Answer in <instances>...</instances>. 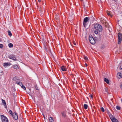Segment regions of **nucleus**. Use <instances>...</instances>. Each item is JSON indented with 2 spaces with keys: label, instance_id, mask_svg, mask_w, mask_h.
Listing matches in <instances>:
<instances>
[{
  "label": "nucleus",
  "instance_id": "obj_1",
  "mask_svg": "<svg viewBox=\"0 0 122 122\" xmlns=\"http://www.w3.org/2000/svg\"><path fill=\"white\" fill-rule=\"evenodd\" d=\"M97 38L96 37H95V39L91 35H90L89 37V40L90 42L92 44L94 45L96 43V39Z\"/></svg>",
  "mask_w": 122,
  "mask_h": 122
},
{
  "label": "nucleus",
  "instance_id": "obj_2",
  "mask_svg": "<svg viewBox=\"0 0 122 122\" xmlns=\"http://www.w3.org/2000/svg\"><path fill=\"white\" fill-rule=\"evenodd\" d=\"M94 28L97 30H102V27L101 25L98 24L96 23L94 25Z\"/></svg>",
  "mask_w": 122,
  "mask_h": 122
},
{
  "label": "nucleus",
  "instance_id": "obj_3",
  "mask_svg": "<svg viewBox=\"0 0 122 122\" xmlns=\"http://www.w3.org/2000/svg\"><path fill=\"white\" fill-rule=\"evenodd\" d=\"M89 17H86L83 20V24L85 27L87 25V22L90 21Z\"/></svg>",
  "mask_w": 122,
  "mask_h": 122
},
{
  "label": "nucleus",
  "instance_id": "obj_4",
  "mask_svg": "<svg viewBox=\"0 0 122 122\" xmlns=\"http://www.w3.org/2000/svg\"><path fill=\"white\" fill-rule=\"evenodd\" d=\"M122 33H119L118 34V44H120L122 41Z\"/></svg>",
  "mask_w": 122,
  "mask_h": 122
},
{
  "label": "nucleus",
  "instance_id": "obj_5",
  "mask_svg": "<svg viewBox=\"0 0 122 122\" xmlns=\"http://www.w3.org/2000/svg\"><path fill=\"white\" fill-rule=\"evenodd\" d=\"M3 122H8V120L7 118L3 115L1 116Z\"/></svg>",
  "mask_w": 122,
  "mask_h": 122
},
{
  "label": "nucleus",
  "instance_id": "obj_6",
  "mask_svg": "<svg viewBox=\"0 0 122 122\" xmlns=\"http://www.w3.org/2000/svg\"><path fill=\"white\" fill-rule=\"evenodd\" d=\"M8 57L10 59H11L14 61H17V59L16 58L15 55H10Z\"/></svg>",
  "mask_w": 122,
  "mask_h": 122
},
{
  "label": "nucleus",
  "instance_id": "obj_7",
  "mask_svg": "<svg viewBox=\"0 0 122 122\" xmlns=\"http://www.w3.org/2000/svg\"><path fill=\"white\" fill-rule=\"evenodd\" d=\"M105 25L106 27V30H112V28L109 26L108 25H107L108 23L107 22H106L105 23Z\"/></svg>",
  "mask_w": 122,
  "mask_h": 122
},
{
  "label": "nucleus",
  "instance_id": "obj_8",
  "mask_svg": "<svg viewBox=\"0 0 122 122\" xmlns=\"http://www.w3.org/2000/svg\"><path fill=\"white\" fill-rule=\"evenodd\" d=\"M90 21V23H92L93 22L95 21V18L94 17L92 16V17H89Z\"/></svg>",
  "mask_w": 122,
  "mask_h": 122
},
{
  "label": "nucleus",
  "instance_id": "obj_9",
  "mask_svg": "<svg viewBox=\"0 0 122 122\" xmlns=\"http://www.w3.org/2000/svg\"><path fill=\"white\" fill-rule=\"evenodd\" d=\"M12 116L14 119L15 120H17L18 119V117L17 115V114L16 112H14L13 115Z\"/></svg>",
  "mask_w": 122,
  "mask_h": 122
},
{
  "label": "nucleus",
  "instance_id": "obj_10",
  "mask_svg": "<svg viewBox=\"0 0 122 122\" xmlns=\"http://www.w3.org/2000/svg\"><path fill=\"white\" fill-rule=\"evenodd\" d=\"M117 76L119 79L122 78V72L121 71L118 73Z\"/></svg>",
  "mask_w": 122,
  "mask_h": 122
},
{
  "label": "nucleus",
  "instance_id": "obj_11",
  "mask_svg": "<svg viewBox=\"0 0 122 122\" xmlns=\"http://www.w3.org/2000/svg\"><path fill=\"white\" fill-rule=\"evenodd\" d=\"M61 69L63 71H66V67L64 66H62L61 68Z\"/></svg>",
  "mask_w": 122,
  "mask_h": 122
},
{
  "label": "nucleus",
  "instance_id": "obj_12",
  "mask_svg": "<svg viewBox=\"0 0 122 122\" xmlns=\"http://www.w3.org/2000/svg\"><path fill=\"white\" fill-rule=\"evenodd\" d=\"M2 103L3 104V105L5 106V107H7V106L6 105V103L4 100H3L2 99Z\"/></svg>",
  "mask_w": 122,
  "mask_h": 122
},
{
  "label": "nucleus",
  "instance_id": "obj_13",
  "mask_svg": "<svg viewBox=\"0 0 122 122\" xmlns=\"http://www.w3.org/2000/svg\"><path fill=\"white\" fill-rule=\"evenodd\" d=\"M12 67L13 68H14L16 70L18 69H19L18 66L16 65H15L12 66Z\"/></svg>",
  "mask_w": 122,
  "mask_h": 122
},
{
  "label": "nucleus",
  "instance_id": "obj_14",
  "mask_svg": "<svg viewBox=\"0 0 122 122\" xmlns=\"http://www.w3.org/2000/svg\"><path fill=\"white\" fill-rule=\"evenodd\" d=\"M49 121L50 122H53L54 120L52 117H50L49 119Z\"/></svg>",
  "mask_w": 122,
  "mask_h": 122
},
{
  "label": "nucleus",
  "instance_id": "obj_15",
  "mask_svg": "<svg viewBox=\"0 0 122 122\" xmlns=\"http://www.w3.org/2000/svg\"><path fill=\"white\" fill-rule=\"evenodd\" d=\"M109 117L111 121L112 120V119L115 118L114 116L111 114L109 115Z\"/></svg>",
  "mask_w": 122,
  "mask_h": 122
},
{
  "label": "nucleus",
  "instance_id": "obj_16",
  "mask_svg": "<svg viewBox=\"0 0 122 122\" xmlns=\"http://www.w3.org/2000/svg\"><path fill=\"white\" fill-rule=\"evenodd\" d=\"M104 81L107 84H108L109 83V81L106 78H105L104 79Z\"/></svg>",
  "mask_w": 122,
  "mask_h": 122
},
{
  "label": "nucleus",
  "instance_id": "obj_17",
  "mask_svg": "<svg viewBox=\"0 0 122 122\" xmlns=\"http://www.w3.org/2000/svg\"><path fill=\"white\" fill-rule=\"evenodd\" d=\"M112 122H119L118 120L115 118L112 120Z\"/></svg>",
  "mask_w": 122,
  "mask_h": 122
},
{
  "label": "nucleus",
  "instance_id": "obj_18",
  "mask_svg": "<svg viewBox=\"0 0 122 122\" xmlns=\"http://www.w3.org/2000/svg\"><path fill=\"white\" fill-rule=\"evenodd\" d=\"M61 114L62 116L64 117L66 116V115L65 114V112H63L61 113Z\"/></svg>",
  "mask_w": 122,
  "mask_h": 122
},
{
  "label": "nucleus",
  "instance_id": "obj_19",
  "mask_svg": "<svg viewBox=\"0 0 122 122\" xmlns=\"http://www.w3.org/2000/svg\"><path fill=\"white\" fill-rule=\"evenodd\" d=\"M94 31V33H95L96 34H97L98 33L99 35H100L101 34H100V33H101V32L102 31H98L99 32H98V31Z\"/></svg>",
  "mask_w": 122,
  "mask_h": 122
},
{
  "label": "nucleus",
  "instance_id": "obj_20",
  "mask_svg": "<svg viewBox=\"0 0 122 122\" xmlns=\"http://www.w3.org/2000/svg\"><path fill=\"white\" fill-rule=\"evenodd\" d=\"M10 63H5L4 64V66H9L10 65L9 64Z\"/></svg>",
  "mask_w": 122,
  "mask_h": 122
},
{
  "label": "nucleus",
  "instance_id": "obj_21",
  "mask_svg": "<svg viewBox=\"0 0 122 122\" xmlns=\"http://www.w3.org/2000/svg\"><path fill=\"white\" fill-rule=\"evenodd\" d=\"M16 84H17L20 85V86H21V85H22V83L20 82H16Z\"/></svg>",
  "mask_w": 122,
  "mask_h": 122
},
{
  "label": "nucleus",
  "instance_id": "obj_22",
  "mask_svg": "<svg viewBox=\"0 0 122 122\" xmlns=\"http://www.w3.org/2000/svg\"><path fill=\"white\" fill-rule=\"evenodd\" d=\"M84 107L85 109H86L87 108L88 105L86 104H85L84 105Z\"/></svg>",
  "mask_w": 122,
  "mask_h": 122
},
{
  "label": "nucleus",
  "instance_id": "obj_23",
  "mask_svg": "<svg viewBox=\"0 0 122 122\" xmlns=\"http://www.w3.org/2000/svg\"><path fill=\"white\" fill-rule=\"evenodd\" d=\"M8 35L10 36H11L12 35V34L11 33L10 31H8Z\"/></svg>",
  "mask_w": 122,
  "mask_h": 122
},
{
  "label": "nucleus",
  "instance_id": "obj_24",
  "mask_svg": "<svg viewBox=\"0 0 122 122\" xmlns=\"http://www.w3.org/2000/svg\"><path fill=\"white\" fill-rule=\"evenodd\" d=\"M8 46L10 48L12 47L13 46V45L11 43H10L8 44Z\"/></svg>",
  "mask_w": 122,
  "mask_h": 122
},
{
  "label": "nucleus",
  "instance_id": "obj_25",
  "mask_svg": "<svg viewBox=\"0 0 122 122\" xmlns=\"http://www.w3.org/2000/svg\"><path fill=\"white\" fill-rule=\"evenodd\" d=\"M120 107L119 106H117L116 107V108L117 110H120Z\"/></svg>",
  "mask_w": 122,
  "mask_h": 122
},
{
  "label": "nucleus",
  "instance_id": "obj_26",
  "mask_svg": "<svg viewBox=\"0 0 122 122\" xmlns=\"http://www.w3.org/2000/svg\"><path fill=\"white\" fill-rule=\"evenodd\" d=\"M101 110L102 112H104L105 111V110H104V109L103 107H101Z\"/></svg>",
  "mask_w": 122,
  "mask_h": 122
},
{
  "label": "nucleus",
  "instance_id": "obj_27",
  "mask_svg": "<svg viewBox=\"0 0 122 122\" xmlns=\"http://www.w3.org/2000/svg\"><path fill=\"white\" fill-rule=\"evenodd\" d=\"M9 112L10 114L12 116L13 114H13L12 112V111L10 110L9 111Z\"/></svg>",
  "mask_w": 122,
  "mask_h": 122
},
{
  "label": "nucleus",
  "instance_id": "obj_28",
  "mask_svg": "<svg viewBox=\"0 0 122 122\" xmlns=\"http://www.w3.org/2000/svg\"><path fill=\"white\" fill-rule=\"evenodd\" d=\"M21 86L22 88H23L25 90L26 89V88L24 86H23V85H21Z\"/></svg>",
  "mask_w": 122,
  "mask_h": 122
},
{
  "label": "nucleus",
  "instance_id": "obj_29",
  "mask_svg": "<svg viewBox=\"0 0 122 122\" xmlns=\"http://www.w3.org/2000/svg\"><path fill=\"white\" fill-rule=\"evenodd\" d=\"M107 14L108 16L110 15L111 16H112V15H111V14H110V13L109 12H107Z\"/></svg>",
  "mask_w": 122,
  "mask_h": 122
},
{
  "label": "nucleus",
  "instance_id": "obj_30",
  "mask_svg": "<svg viewBox=\"0 0 122 122\" xmlns=\"http://www.w3.org/2000/svg\"><path fill=\"white\" fill-rule=\"evenodd\" d=\"M3 47V45L2 44H0V48H2Z\"/></svg>",
  "mask_w": 122,
  "mask_h": 122
},
{
  "label": "nucleus",
  "instance_id": "obj_31",
  "mask_svg": "<svg viewBox=\"0 0 122 122\" xmlns=\"http://www.w3.org/2000/svg\"><path fill=\"white\" fill-rule=\"evenodd\" d=\"M35 88H36V90H39L38 88L37 87V85H36V86H35Z\"/></svg>",
  "mask_w": 122,
  "mask_h": 122
},
{
  "label": "nucleus",
  "instance_id": "obj_32",
  "mask_svg": "<svg viewBox=\"0 0 122 122\" xmlns=\"http://www.w3.org/2000/svg\"><path fill=\"white\" fill-rule=\"evenodd\" d=\"M90 97L92 99L93 98V95H91Z\"/></svg>",
  "mask_w": 122,
  "mask_h": 122
},
{
  "label": "nucleus",
  "instance_id": "obj_33",
  "mask_svg": "<svg viewBox=\"0 0 122 122\" xmlns=\"http://www.w3.org/2000/svg\"><path fill=\"white\" fill-rule=\"evenodd\" d=\"M84 58L85 59L87 60L88 59V58L86 56H84Z\"/></svg>",
  "mask_w": 122,
  "mask_h": 122
},
{
  "label": "nucleus",
  "instance_id": "obj_34",
  "mask_svg": "<svg viewBox=\"0 0 122 122\" xmlns=\"http://www.w3.org/2000/svg\"><path fill=\"white\" fill-rule=\"evenodd\" d=\"M120 69H122V64H121L120 65Z\"/></svg>",
  "mask_w": 122,
  "mask_h": 122
},
{
  "label": "nucleus",
  "instance_id": "obj_35",
  "mask_svg": "<svg viewBox=\"0 0 122 122\" xmlns=\"http://www.w3.org/2000/svg\"><path fill=\"white\" fill-rule=\"evenodd\" d=\"M120 87H121V88L122 89V82L121 83V86H120Z\"/></svg>",
  "mask_w": 122,
  "mask_h": 122
},
{
  "label": "nucleus",
  "instance_id": "obj_36",
  "mask_svg": "<svg viewBox=\"0 0 122 122\" xmlns=\"http://www.w3.org/2000/svg\"><path fill=\"white\" fill-rule=\"evenodd\" d=\"M73 44L74 45H76V44L74 41L73 42Z\"/></svg>",
  "mask_w": 122,
  "mask_h": 122
},
{
  "label": "nucleus",
  "instance_id": "obj_37",
  "mask_svg": "<svg viewBox=\"0 0 122 122\" xmlns=\"http://www.w3.org/2000/svg\"><path fill=\"white\" fill-rule=\"evenodd\" d=\"M105 91L106 92H107V89L106 88L105 89Z\"/></svg>",
  "mask_w": 122,
  "mask_h": 122
},
{
  "label": "nucleus",
  "instance_id": "obj_38",
  "mask_svg": "<svg viewBox=\"0 0 122 122\" xmlns=\"http://www.w3.org/2000/svg\"><path fill=\"white\" fill-rule=\"evenodd\" d=\"M39 11H41V12L42 11V10H41V9H39Z\"/></svg>",
  "mask_w": 122,
  "mask_h": 122
},
{
  "label": "nucleus",
  "instance_id": "obj_39",
  "mask_svg": "<svg viewBox=\"0 0 122 122\" xmlns=\"http://www.w3.org/2000/svg\"><path fill=\"white\" fill-rule=\"evenodd\" d=\"M38 0L39 2H40L41 1V0Z\"/></svg>",
  "mask_w": 122,
  "mask_h": 122
},
{
  "label": "nucleus",
  "instance_id": "obj_40",
  "mask_svg": "<svg viewBox=\"0 0 122 122\" xmlns=\"http://www.w3.org/2000/svg\"><path fill=\"white\" fill-rule=\"evenodd\" d=\"M114 1L115 2H117V0H114Z\"/></svg>",
  "mask_w": 122,
  "mask_h": 122
},
{
  "label": "nucleus",
  "instance_id": "obj_41",
  "mask_svg": "<svg viewBox=\"0 0 122 122\" xmlns=\"http://www.w3.org/2000/svg\"><path fill=\"white\" fill-rule=\"evenodd\" d=\"M85 65L86 66H87V64H86V63L85 64Z\"/></svg>",
  "mask_w": 122,
  "mask_h": 122
},
{
  "label": "nucleus",
  "instance_id": "obj_42",
  "mask_svg": "<svg viewBox=\"0 0 122 122\" xmlns=\"http://www.w3.org/2000/svg\"><path fill=\"white\" fill-rule=\"evenodd\" d=\"M30 30H31V31L32 30L31 28H30Z\"/></svg>",
  "mask_w": 122,
  "mask_h": 122
},
{
  "label": "nucleus",
  "instance_id": "obj_43",
  "mask_svg": "<svg viewBox=\"0 0 122 122\" xmlns=\"http://www.w3.org/2000/svg\"><path fill=\"white\" fill-rule=\"evenodd\" d=\"M80 0L81 1H83V0Z\"/></svg>",
  "mask_w": 122,
  "mask_h": 122
},
{
  "label": "nucleus",
  "instance_id": "obj_44",
  "mask_svg": "<svg viewBox=\"0 0 122 122\" xmlns=\"http://www.w3.org/2000/svg\"><path fill=\"white\" fill-rule=\"evenodd\" d=\"M43 116L44 117V118H45V116H44L43 115Z\"/></svg>",
  "mask_w": 122,
  "mask_h": 122
},
{
  "label": "nucleus",
  "instance_id": "obj_45",
  "mask_svg": "<svg viewBox=\"0 0 122 122\" xmlns=\"http://www.w3.org/2000/svg\"><path fill=\"white\" fill-rule=\"evenodd\" d=\"M33 32H31L32 34V33Z\"/></svg>",
  "mask_w": 122,
  "mask_h": 122
}]
</instances>
